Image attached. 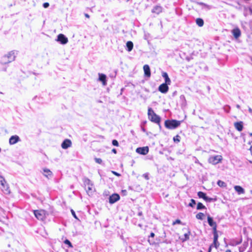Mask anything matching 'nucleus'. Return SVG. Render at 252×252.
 Here are the masks:
<instances>
[{"mask_svg":"<svg viewBox=\"0 0 252 252\" xmlns=\"http://www.w3.org/2000/svg\"><path fill=\"white\" fill-rule=\"evenodd\" d=\"M183 121L175 119H167L164 122V126L167 129H175L180 126Z\"/></svg>","mask_w":252,"mask_h":252,"instance_id":"obj_2","label":"nucleus"},{"mask_svg":"<svg viewBox=\"0 0 252 252\" xmlns=\"http://www.w3.org/2000/svg\"><path fill=\"white\" fill-rule=\"evenodd\" d=\"M146 124H147V121H144L141 122L140 126H141V130L142 131H143L144 132H145L146 133L147 135H148L150 132H148L144 127L146 125Z\"/></svg>","mask_w":252,"mask_h":252,"instance_id":"obj_30","label":"nucleus"},{"mask_svg":"<svg viewBox=\"0 0 252 252\" xmlns=\"http://www.w3.org/2000/svg\"><path fill=\"white\" fill-rule=\"evenodd\" d=\"M162 7L160 5H156L155 6L152 10V12L154 13H156L157 14H159L161 12H162Z\"/></svg>","mask_w":252,"mask_h":252,"instance_id":"obj_22","label":"nucleus"},{"mask_svg":"<svg viewBox=\"0 0 252 252\" xmlns=\"http://www.w3.org/2000/svg\"><path fill=\"white\" fill-rule=\"evenodd\" d=\"M250 150L251 151V153H252V146H251L250 148Z\"/></svg>","mask_w":252,"mask_h":252,"instance_id":"obj_63","label":"nucleus"},{"mask_svg":"<svg viewBox=\"0 0 252 252\" xmlns=\"http://www.w3.org/2000/svg\"><path fill=\"white\" fill-rule=\"evenodd\" d=\"M112 173L115 175V176H117V177H120L121 176V174L118 173L116 171H112Z\"/></svg>","mask_w":252,"mask_h":252,"instance_id":"obj_51","label":"nucleus"},{"mask_svg":"<svg viewBox=\"0 0 252 252\" xmlns=\"http://www.w3.org/2000/svg\"><path fill=\"white\" fill-rule=\"evenodd\" d=\"M109 191L108 190H105L103 193V196H108L109 195Z\"/></svg>","mask_w":252,"mask_h":252,"instance_id":"obj_53","label":"nucleus"},{"mask_svg":"<svg viewBox=\"0 0 252 252\" xmlns=\"http://www.w3.org/2000/svg\"><path fill=\"white\" fill-rule=\"evenodd\" d=\"M234 189L238 194H244L245 193V189L240 186H235Z\"/></svg>","mask_w":252,"mask_h":252,"instance_id":"obj_24","label":"nucleus"},{"mask_svg":"<svg viewBox=\"0 0 252 252\" xmlns=\"http://www.w3.org/2000/svg\"><path fill=\"white\" fill-rule=\"evenodd\" d=\"M249 245L248 240L247 241H245L242 246L240 247L239 248V252H244Z\"/></svg>","mask_w":252,"mask_h":252,"instance_id":"obj_27","label":"nucleus"},{"mask_svg":"<svg viewBox=\"0 0 252 252\" xmlns=\"http://www.w3.org/2000/svg\"><path fill=\"white\" fill-rule=\"evenodd\" d=\"M4 56H6L8 59L9 61L11 63L14 61L16 58L15 51H11L8 52V53L6 55H4Z\"/></svg>","mask_w":252,"mask_h":252,"instance_id":"obj_19","label":"nucleus"},{"mask_svg":"<svg viewBox=\"0 0 252 252\" xmlns=\"http://www.w3.org/2000/svg\"><path fill=\"white\" fill-rule=\"evenodd\" d=\"M196 204V201L193 199H191L190 202L188 206L191 207V208H193V207H194Z\"/></svg>","mask_w":252,"mask_h":252,"instance_id":"obj_42","label":"nucleus"},{"mask_svg":"<svg viewBox=\"0 0 252 252\" xmlns=\"http://www.w3.org/2000/svg\"><path fill=\"white\" fill-rule=\"evenodd\" d=\"M83 182L85 187L88 186L87 188L86 189L87 194L89 195H93L94 190L93 182L88 178L86 177L83 178Z\"/></svg>","mask_w":252,"mask_h":252,"instance_id":"obj_4","label":"nucleus"},{"mask_svg":"<svg viewBox=\"0 0 252 252\" xmlns=\"http://www.w3.org/2000/svg\"><path fill=\"white\" fill-rule=\"evenodd\" d=\"M53 207L49 206L48 210H36L33 211V214L35 217L38 220H43L47 216L53 214Z\"/></svg>","mask_w":252,"mask_h":252,"instance_id":"obj_1","label":"nucleus"},{"mask_svg":"<svg viewBox=\"0 0 252 252\" xmlns=\"http://www.w3.org/2000/svg\"><path fill=\"white\" fill-rule=\"evenodd\" d=\"M149 173H146L143 174L142 176L144 177L146 180H149Z\"/></svg>","mask_w":252,"mask_h":252,"instance_id":"obj_48","label":"nucleus"},{"mask_svg":"<svg viewBox=\"0 0 252 252\" xmlns=\"http://www.w3.org/2000/svg\"><path fill=\"white\" fill-rule=\"evenodd\" d=\"M217 185L220 188H226L227 184L221 180H218L217 183Z\"/></svg>","mask_w":252,"mask_h":252,"instance_id":"obj_34","label":"nucleus"},{"mask_svg":"<svg viewBox=\"0 0 252 252\" xmlns=\"http://www.w3.org/2000/svg\"><path fill=\"white\" fill-rule=\"evenodd\" d=\"M242 242V240L240 241H236L235 240H231L229 243L228 244L229 245L231 246H236L237 245H238L240 244ZM228 246V244L225 242V247H227Z\"/></svg>","mask_w":252,"mask_h":252,"instance_id":"obj_25","label":"nucleus"},{"mask_svg":"<svg viewBox=\"0 0 252 252\" xmlns=\"http://www.w3.org/2000/svg\"><path fill=\"white\" fill-rule=\"evenodd\" d=\"M157 125L158 126L159 129H161V128H162V126H161V125H160V123H159V124H157Z\"/></svg>","mask_w":252,"mask_h":252,"instance_id":"obj_60","label":"nucleus"},{"mask_svg":"<svg viewBox=\"0 0 252 252\" xmlns=\"http://www.w3.org/2000/svg\"><path fill=\"white\" fill-rule=\"evenodd\" d=\"M70 212L71 213L72 215L74 217V218H75L76 220L80 221L79 218H78V217L76 215V213H75V211L73 209H71Z\"/></svg>","mask_w":252,"mask_h":252,"instance_id":"obj_43","label":"nucleus"},{"mask_svg":"<svg viewBox=\"0 0 252 252\" xmlns=\"http://www.w3.org/2000/svg\"><path fill=\"white\" fill-rule=\"evenodd\" d=\"M213 243L211 244L213 245L214 247L218 249L220 246V243L218 241L219 235L218 231H213Z\"/></svg>","mask_w":252,"mask_h":252,"instance_id":"obj_12","label":"nucleus"},{"mask_svg":"<svg viewBox=\"0 0 252 252\" xmlns=\"http://www.w3.org/2000/svg\"><path fill=\"white\" fill-rule=\"evenodd\" d=\"M94 160H95V161L96 163H97L98 164H102L103 163L102 160L101 158H94Z\"/></svg>","mask_w":252,"mask_h":252,"instance_id":"obj_46","label":"nucleus"},{"mask_svg":"<svg viewBox=\"0 0 252 252\" xmlns=\"http://www.w3.org/2000/svg\"><path fill=\"white\" fill-rule=\"evenodd\" d=\"M127 191L126 189H123L121 190V194L123 196H126L127 195Z\"/></svg>","mask_w":252,"mask_h":252,"instance_id":"obj_49","label":"nucleus"},{"mask_svg":"<svg viewBox=\"0 0 252 252\" xmlns=\"http://www.w3.org/2000/svg\"><path fill=\"white\" fill-rule=\"evenodd\" d=\"M148 117L150 121L156 124H159L161 122V117L157 115L151 107H149L148 109Z\"/></svg>","mask_w":252,"mask_h":252,"instance_id":"obj_3","label":"nucleus"},{"mask_svg":"<svg viewBox=\"0 0 252 252\" xmlns=\"http://www.w3.org/2000/svg\"><path fill=\"white\" fill-rule=\"evenodd\" d=\"M112 144L114 146L118 147L119 146V142L116 139H113L112 141Z\"/></svg>","mask_w":252,"mask_h":252,"instance_id":"obj_45","label":"nucleus"},{"mask_svg":"<svg viewBox=\"0 0 252 252\" xmlns=\"http://www.w3.org/2000/svg\"><path fill=\"white\" fill-rule=\"evenodd\" d=\"M184 224L181 220L179 219H177L175 221H174L172 223V225H174L175 224Z\"/></svg>","mask_w":252,"mask_h":252,"instance_id":"obj_44","label":"nucleus"},{"mask_svg":"<svg viewBox=\"0 0 252 252\" xmlns=\"http://www.w3.org/2000/svg\"><path fill=\"white\" fill-rule=\"evenodd\" d=\"M163 243H166V244H169L170 242L168 241L167 240H165V241H163Z\"/></svg>","mask_w":252,"mask_h":252,"instance_id":"obj_59","label":"nucleus"},{"mask_svg":"<svg viewBox=\"0 0 252 252\" xmlns=\"http://www.w3.org/2000/svg\"><path fill=\"white\" fill-rule=\"evenodd\" d=\"M204 214L203 213L199 212L196 215V218L199 220H203L204 218Z\"/></svg>","mask_w":252,"mask_h":252,"instance_id":"obj_39","label":"nucleus"},{"mask_svg":"<svg viewBox=\"0 0 252 252\" xmlns=\"http://www.w3.org/2000/svg\"><path fill=\"white\" fill-rule=\"evenodd\" d=\"M138 216H140V217H142V219L143 220L144 218V216L143 215V213L141 211H139L138 213Z\"/></svg>","mask_w":252,"mask_h":252,"instance_id":"obj_52","label":"nucleus"},{"mask_svg":"<svg viewBox=\"0 0 252 252\" xmlns=\"http://www.w3.org/2000/svg\"><path fill=\"white\" fill-rule=\"evenodd\" d=\"M247 252H252V246L250 247L249 250Z\"/></svg>","mask_w":252,"mask_h":252,"instance_id":"obj_58","label":"nucleus"},{"mask_svg":"<svg viewBox=\"0 0 252 252\" xmlns=\"http://www.w3.org/2000/svg\"><path fill=\"white\" fill-rule=\"evenodd\" d=\"M213 247V245H211L208 248V252H211L212 247Z\"/></svg>","mask_w":252,"mask_h":252,"instance_id":"obj_54","label":"nucleus"},{"mask_svg":"<svg viewBox=\"0 0 252 252\" xmlns=\"http://www.w3.org/2000/svg\"><path fill=\"white\" fill-rule=\"evenodd\" d=\"M149 151V148L148 146L138 147L136 149V152L141 155H146Z\"/></svg>","mask_w":252,"mask_h":252,"instance_id":"obj_11","label":"nucleus"},{"mask_svg":"<svg viewBox=\"0 0 252 252\" xmlns=\"http://www.w3.org/2000/svg\"><path fill=\"white\" fill-rule=\"evenodd\" d=\"M180 100L181 101L182 106L185 105L186 104L187 102L184 95L182 94L180 95Z\"/></svg>","mask_w":252,"mask_h":252,"instance_id":"obj_38","label":"nucleus"},{"mask_svg":"<svg viewBox=\"0 0 252 252\" xmlns=\"http://www.w3.org/2000/svg\"><path fill=\"white\" fill-rule=\"evenodd\" d=\"M181 139V138L180 136H179V135H176V136L173 137V140L175 143H178L180 142Z\"/></svg>","mask_w":252,"mask_h":252,"instance_id":"obj_41","label":"nucleus"},{"mask_svg":"<svg viewBox=\"0 0 252 252\" xmlns=\"http://www.w3.org/2000/svg\"><path fill=\"white\" fill-rule=\"evenodd\" d=\"M222 160V157L220 155L213 156L209 157L208 158V162L213 165H216L220 162H221Z\"/></svg>","mask_w":252,"mask_h":252,"instance_id":"obj_6","label":"nucleus"},{"mask_svg":"<svg viewBox=\"0 0 252 252\" xmlns=\"http://www.w3.org/2000/svg\"><path fill=\"white\" fill-rule=\"evenodd\" d=\"M177 92L176 91H174L173 93H172V96H175V95H177Z\"/></svg>","mask_w":252,"mask_h":252,"instance_id":"obj_56","label":"nucleus"},{"mask_svg":"<svg viewBox=\"0 0 252 252\" xmlns=\"http://www.w3.org/2000/svg\"><path fill=\"white\" fill-rule=\"evenodd\" d=\"M85 16L86 17V18H90V15L88 14V13H85Z\"/></svg>","mask_w":252,"mask_h":252,"instance_id":"obj_57","label":"nucleus"},{"mask_svg":"<svg viewBox=\"0 0 252 252\" xmlns=\"http://www.w3.org/2000/svg\"><path fill=\"white\" fill-rule=\"evenodd\" d=\"M190 234H191L190 230H189V229H188V232L186 233L184 235V237L183 238L180 237L179 238L180 239V240H181V241L182 242H185L189 239V235H190Z\"/></svg>","mask_w":252,"mask_h":252,"instance_id":"obj_23","label":"nucleus"},{"mask_svg":"<svg viewBox=\"0 0 252 252\" xmlns=\"http://www.w3.org/2000/svg\"><path fill=\"white\" fill-rule=\"evenodd\" d=\"M249 111L250 113H252V109L250 107L249 108Z\"/></svg>","mask_w":252,"mask_h":252,"instance_id":"obj_61","label":"nucleus"},{"mask_svg":"<svg viewBox=\"0 0 252 252\" xmlns=\"http://www.w3.org/2000/svg\"><path fill=\"white\" fill-rule=\"evenodd\" d=\"M195 23L196 25L199 27H201L204 25V22L203 19L201 18H198L195 20Z\"/></svg>","mask_w":252,"mask_h":252,"instance_id":"obj_31","label":"nucleus"},{"mask_svg":"<svg viewBox=\"0 0 252 252\" xmlns=\"http://www.w3.org/2000/svg\"><path fill=\"white\" fill-rule=\"evenodd\" d=\"M196 209L197 210H202L206 209V207L201 202H198L197 204Z\"/></svg>","mask_w":252,"mask_h":252,"instance_id":"obj_36","label":"nucleus"},{"mask_svg":"<svg viewBox=\"0 0 252 252\" xmlns=\"http://www.w3.org/2000/svg\"><path fill=\"white\" fill-rule=\"evenodd\" d=\"M56 41L62 45H65L68 42L67 37L62 33H60L57 35Z\"/></svg>","mask_w":252,"mask_h":252,"instance_id":"obj_7","label":"nucleus"},{"mask_svg":"<svg viewBox=\"0 0 252 252\" xmlns=\"http://www.w3.org/2000/svg\"><path fill=\"white\" fill-rule=\"evenodd\" d=\"M0 178L2 180L0 181V185L1 186V190L2 191L6 194H9L10 193V190L9 189V187L8 184L6 183L5 179L1 175H0Z\"/></svg>","mask_w":252,"mask_h":252,"instance_id":"obj_5","label":"nucleus"},{"mask_svg":"<svg viewBox=\"0 0 252 252\" xmlns=\"http://www.w3.org/2000/svg\"><path fill=\"white\" fill-rule=\"evenodd\" d=\"M168 85H170L165 83H163L158 86V90L162 94H166L169 90Z\"/></svg>","mask_w":252,"mask_h":252,"instance_id":"obj_10","label":"nucleus"},{"mask_svg":"<svg viewBox=\"0 0 252 252\" xmlns=\"http://www.w3.org/2000/svg\"><path fill=\"white\" fill-rule=\"evenodd\" d=\"M133 48V43L131 41H128L126 43V49L128 52H130L132 51Z\"/></svg>","mask_w":252,"mask_h":252,"instance_id":"obj_26","label":"nucleus"},{"mask_svg":"<svg viewBox=\"0 0 252 252\" xmlns=\"http://www.w3.org/2000/svg\"><path fill=\"white\" fill-rule=\"evenodd\" d=\"M155 234L154 232H151L150 233V234L149 236V239H148V242L150 245H154V244H155V242L153 239H151V238H154L155 237Z\"/></svg>","mask_w":252,"mask_h":252,"instance_id":"obj_32","label":"nucleus"},{"mask_svg":"<svg viewBox=\"0 0 252 252\" xmlns=\"http://www.w3.org/2000/svg\"><path fill=\"white\" fill-rule=\"evenodd\" d=\"M248 12H249L250 15H252V8L251 7L244 6V15L245 17L247 16L248 15Z\"/></svg>","mask_w":252,"mask_h":252,"instance_id":"obj_29","label":"nucleus"},{"mask_svg":"<svg viewBox=\"0 0 252 252\" xmlns=\"http://www.w3.org/2000/svg\"><path fill=\"white\" fill-rule=\"evenodd\" d=\"M225 252H231V251L230 250H227Z\"/></svg>","mask_w":252,"mask_h":252,"instance_id":"obj_64","label":"nucleus"},{"mask_svg":"<svg viewBox=\"0 0 252 252\" xmlns=\"http://www.w3.org/2000/svg\"><path fill=\"white\" fill-rule=\"evenodd\" d=\"M143 70L144 72V76L145 77L149 78L151 77V72L149 65L148 64H145L143 66Z\"/></svg>","mask_w":252,"mask_h":252,"instance_id":"obj_17","label":"nucleus"},{"mask_svg":"<svg viewBox=\"0 0 252 252\" xmlns=\"http://www.w3.org/2000/svg\"><path fill=\"white\" fill-rule=\"evenodd\" d=\"M71 140L68 139H66L63 141L61 147L63 149H67L71 146Z\"/></svg>","mask_w":252,"mask_h":252,"instance_id":"obj_18","label":"nucleus"},{"mask_svg":"<svg viewBox=\"0 0 252 252\" xmlns=\"http://www.w3.org/2000/svg\"><path fill=\"white\" fill-rule=\"evenodd\" d=\"M7 57H6V56H3L0 61V63L2 65H5L8 64L9 63H11L10 61H9L8 59L7 58Z\"/></svg>","mask_w":252,"mask_h":252,"instance_id":"obj_28","label":"nucleus"},{"mask_svg":"<svg viewBox=\"0 0 252 252\" xmlns=\"http://www.w3.org/2000/svg\"><path fill=\"white\" fill-rule=\"evenodd\" d=\"M120 199V196L117 193H114L109 195L108 197V202L110 204H113Z\"/></svg>","mask_w":252,"mask_h":252,"instance_id":"obj_8","label":"nucleus"},{"mask_svg":"<svg viewBox=\"0 0 252 252\" xmlns=\"http://www.w3.org/2000/svg\"><path fill=\"white\" fill-rule=\"evenodd\" d=\"M50 4L48 2H46L43 3V7L45 8H47L49 6Z\"/></svg>","mask_w":252,"mask_h":252,"instance_id":"obj_50","label":"nucleus"},{"mask_svg":"<svg viewBox=\"0 0 252 252\" xmlns=\"http://www.w3.org/2000/svg\"><path fill=\"white\" fill-rule=\"evenodd\" d=\"M231 33L235 39H238L241 35V32L238 27H236L232 30Z\"/></svg>","mask_w":252,"mask_h":252,"instance_id":"obj_14","label":"nucleus"},{"mask_svg":"<svg viewBox=\"0 0 252 252\" xmlns=\"http://www.w3.org/2000/svg\"><path fill=\"white\" fill-rule=\"evenodd\" d=\"M64 244L67 245L68 248H72L73 247L71 242L67 239H65L63 241Z\"/></svg>","mask_w":252,"mask_h":252,"instance_id":"obj_40","label":"nucleus"},{"mask_svg":"<svg viewBox=\"0 0 252 252\" xmlns=\"http://www.w3.org/2000/svg\"><path fill=\"white\" fill-rule=\"evenodd\" d=\"M224 111L229 113L230 110V107L229 105H225L224 106Z\"/></svg>","mask_w":252,"mask_h":252,"instance_id":"obj_47","label":"nucleus"},{"mask_svg":"<svg viewBox=\"0 0 252 252\" xmlns=\"http://www.w3.org/2000/svg\"><path fill=\"white\" fill-rule=\"evenodd\" d=\"M161 76L164 80V83H167L169 85L171 84V81L170 78L169 77L168 74L167 72H164V71H162Z\"/></svg>","mask_w":252,"mask_h":252,"instance_id":"obj_20","label":"nucleus"},{"mask_svg":"<svg viewBox=\"0 0 252 252\" xmlns=\"http://www.w3.org/2000/svg\"><path fill=\"white\" fill-rule=\"evenodd\" d=\"M234 126L238 131H241L244 128L243 122L242 121L235 122L234 123Z\"/></svg>","mask_w":252,"mask_h":252,"instance_id":"obj_21","label":"nucleus"},{"mask_svg":"<svg viewBox=\"0 0 252 252\" xmlns=\"http://www.w3.org/2000/svg\"><path fill=\"white\" fill-rule=\"evenodd\" d=\"M98 80L101 82L103 86L107 85V76L105 74L103 73H98Z\"/></svg>","mask_w":252,"mask_h":252,"instance_id":"obj_16","label":"nucleus"},{"mask_svg":"<svg viewBox=\"0 0 252 252\" xmlns=\"http://www.w3.org/2000/svg\"><path fill=\"white\" fill-rule=\"evenodd\" d=\"M207 221L210 226L212 227L213 231H217V223L214 221L213 218L209 214L207 215Z\"/></svg>","mask_w":252,"mask_h":252,"instance_id":"obj_9","label":"nucleus"},{"mask_svg":"<svg viewBox=\"0 0 252 252\" xmlns=\"http://www.w3.org/2000/svg\"><path fill=\"white\" fill-rule=\"evenodd\" d=\"M112 152L115 154H117V151L116 149L114 148L112 150Z\"/></svg>","mask_w":252,"mask_h":252,"instance_id":"obj_55","label":"nucleus"},{"mask_svg":"<svg viewBox=\"0 0 252 252\" xmlns=\"http://www.w3.org/2000/svg\"><path fill=\"white\" fill-rule=\"evenodd\" d=\"M21 139L19 136L14 135L11 136L9 139V143L10 145H14L20 141Z\"/></svg>","mask_w":252,"mask_h":252,"instance_id":"obj_15","label":"nucleus"},{"mask_svg":"<svg viewBox=\"0 0 252 252\" xmlns=\"http://www.w3.org/2000/svg\"><path fill=\"white\" fill-rule=\"evenodd\" d=\"M42 170L43 172L42 173L48 179H51L53 177V173L50 169L44 168Z\"/></svg>","mask_w":252,"mask_h":252,"instance_id":"obj_13","label":"nucleus"},{"mask_svg":"<svg viewBox=\"0 0 252 252\" xmlns=\"http://www.w3.org/2000/svg\"><path fill=\"white\" fill-rule=\"evenodd\" d=\"M124 89H124V88H122V89H121V93H120V94H122V93H123V92L124 91Z\"/></svg>","mask_w":252,"mask_h":252,"instance_id":"obj_62","label":"nucleus"},{"mask_svg":"<svg viewBox=\"0 0 252 252\" xmlns=\"http://www.w3.org/2000/svg\"><path fill=\"white\" fill-rule=\"evenodd\" d=\"M217 200V197H215V198H212V197H209L207 195L206 196V198L205 200V201L206 202H208V203H210V202H215Z\"/></svg>","mask_w":252,"mask_h":252,"instance_id":"obj_37","label":"nucleus"},{"mask_svg":"<svg viewBox=\"0 0 252 252\" xmlns=\"http://www.w3.org/2000/svg\"><path fill=\"white\" fill-rule=\"evenodd\" d=\"M197 195L199 198H202L204 200H205L207 196L206 193L201 191L197 192Z\"/></svg>","mask_w":252,"mask_h":252,"instance_id":"obj_33","label":"nucleus"},{"mask_svg":"<svg viewBox=\"0 0 252 252\" xmlns=\"http://www.w3.org/2000/svg\"><path fill=\"white\" fill-rule=\"evenodd\" d=\"M197 4L203 6L204 7L207 8L208 9H210L211 8V6L205 3H204L203 2H198V1H194Z\"/></svg>","mask_w":252,"mask_h":252,"instance_id":"obj_35","label":"nucleus"}]
</instances>
